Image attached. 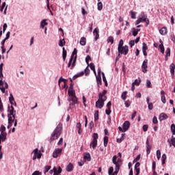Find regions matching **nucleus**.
I'll return each mask as SVG.
<instances>
[{
	"label": "nucleus",
	"instance_id": "28",
	"mask_svg": "<svg viewBox=\"0 0 175 175\" xmlns=\"http://www.w3.org/2000/svg\"><path fill=\"white\" fill-rule=\"evenodd\" d=\"M166 159H167L166 154H163L161 158V165H165L166 162Z\"/></svg>",
	"mask_w": 175,
	"mask_h": 175
},
{
	"label": "nucleus",
	"instance_id": "32",
	"mask_svg": "<svg viewBox=\"0 0 175 175\" xmlns=\"http://www.w3.org/2000/svg\"><path fill=\"white\" fill-rule=\"evenodd\" d=\"M99 120V111H95L94 113V121Z\"/></svg>",
	"mask_w": 175,
	"mask_h": 175
},
{
	"label": "nucleus",
	"instance_id": "4",
	"mask_svg": "<svg viewBox=\"0 0 175 175\" xmlns=\"http://www.w3.org/2000/svg\"><path fill=\"white\" fill-rule=\"evenodd\" d=\"M62 132V124L59 123L51 136V140H57Z\"/></svg>",
	"mask_w": 175,
	"mask_h": 175
},
{
	"label": "nucleus",
	"instance_id": "35",
	"mask_svg": "<svg viewBox=\"0 0 175 175\" xmlns=\"http://www.w3.org/2000/svg\"><path fill=\"white\" fill-rule=\"evenodd\" d=\"M97 9L98 10H102V9H103V3H102V2H98Z\"/></svg>",
	"mask_w": 175,
	"mask_h": 175
},
{
	"label": "nucleus",
	"instance_id": "26",
	"mask_svg": "<svg viewBox=\"0 0 175 175\" xmlns=\"http://www.w3.org/2000/svg\"><path fill=\"white\" fill-rule=\"evenodd\" d=\"M160 49V51L161 54H165V46H163V43H161L159 45Z\"/></svg>",
	"mask_w": 175,
	"mask_h": 175
},
{
	"label": "nucleus",
	"instance_id": "62",
	"mask_svg": "<svg viewBox=\"0 0 175 175\" xmlns=\"http://www.w3.org/2000/svg\"><path fill=\"white\" fill-rule=\"evenodd\" d=\"M161 102H163V103H166V96H161Z\"/></svg>",
	"mask_w": 175,
	"mask_h": 175
},
{
	"label": "nucleus",
	"instance_id": "59",
	"mask_svg": "<svg viewBox=\"0 0 175 175\" xmlns=\"http://www.w3.org/2000/svg\"><path fill=\"white\" fill-rule=\"evenodd\" d=\"M129 45H130V47H133V46H135V40H131L129 42Z\"/></svg>",
	"mask_w": 175,
	"mask_h": 175
},
{
	"label": "nucleus",
	"instance_id": "15",
	"mask_svg": "<svg viewBox=\"0 0 175 175\" xmlns=\"http://www.w3.org/2000/svg\"><path fill=\"white\" fill-rule=\"evenodd\" d=\"M167 116L166 115V113H161L160 115H159V121H163L164 120H167Z\"/></svg>",
	"mask_w": 175,
	"mask_h": 175
},
{
	"label": "nucleus",
	"instance_id": "56",
	"mask_svg": "<svg viewBox=\"0 0 175 175\" xmlns=\"http://www.w3.org/2000/svg\"><path fill=\"white\" fill-rule=\"evenodd\" d=\"M105 114H107V116H110V114H111V110L110 108H108V109L105 110Z\"/></svg>",
	"mask_w": 175,
	"mask_h": 175
},
{
	"label": "nucleus",
	"instance_id": "22",
	"mask_svg": "<svg viewBox=\"0 0 175 175\" xmlns=\"http://www.w3.org/2000/svg\"><path fill=\"white\" fill-rule=\"evenodd\" d=\"M96 80L98 85H102V77L100 75H96Z\"/></svg>",
	"mask_w": 175,
	"mask_h": 175
},
{
	"label": "nucleus",
	"instance_id": "19",
	"mask_svg": "<svg viewBox=\"0 0 175 175\" xmlns=\"http://www.w3.org/2000/svg\"><path fill=\"white\" fill-rule=\"evenodd\" d=\"M79 43L81 46H85V44H87V39L85 37L81 38Z\"/></svg>",
	"mask_w": 175,
	"mask_h": 175
},
{
	"label": "nucleus",
	"instance_id": "47",
	"mask_svg": "<svg viewBox=\"0 0 175 175\" xmlns=\"http://www.w3.org/2000/svg\"><path fill=\"white\" fill-rule=\"evenodd\" d=\"M36 157L38 159H40V158H42V153L40 152V151H39L38 148H37Z\"/></svg>",
	"mask_w": 175,
	"mask_h": 175
},
{
	"label": "nucleus",
	"instance_id": "12",
	"mask_svg": "<svg viewBox=\"0 0 175 175\" xmlns=\"http://www.w3.org/2000/svg\"><path fill=\"white\" fill-rule=\"evenodd\" d=\"M93 34L94 35V40L96 41L99 39V29L95 28L93 31Z\"/></svg>",
	"mask_w": 175,
	"mask_h": 175
},
{
	"label": "nucleus",
	"instance_id": "42",
	"mask_svg": "<svg viewBox=\"0 0 175 175\" xmlns=\"http://www.w3.org/2000/svg\"><path fill=\"white\" fill-rule=\"evenodd\" d=\"M50 169H51V166H50V165L45 166L44 170V174H46L47 172H49V170H50Z\"/></svg>",
	"mask_w": 175,
	"mask_h": 175
},
{
	"label": "nucleus",
	"instance_id": "52",
	"mask_svg": "<svg viewBox=\"0 0 175 175\" xmlns=\"http://www.w3.org/2000/svg\"><path fill=\"white\" fill-rule=\"evenodd\" d=\"M88 66H90L88 65V66L85 68V69L83 71L85 73V76L90 75V68H88Z\"/></svg>",
	"mask_w": 175,
	"mask_h": 175
},
{
	"label": "nucleus",
	"instance_id": "18",
	"mask_svg": "<svg viewBox=\"0 0 175 175\" xmlns=\"http://www.w3.org/2000/svg\"><path fill=\"white\" fill-rule=\"evenodd\" d=\"M7 135L8 134L6 133H1V135H0V142H5V140H6Z\"/></svg>",
	"mask_w": 175,
	"mask_h": 175
},
{
	"label": "nucleus",
	"instance_id": "36",
	"mask_svg": "<svg viewBox=\"0 0 175 175\" xmlns=\"http://www.w3.org/2000/svg\"><path fill=\"white\" fill-rule=\"evenodd\" d=\"M102 76H103V81L105 83V87H107V85H108L107 80H106V77L105 76V72H102Z\"/></svg>",
	"mask_w": 175,
	"mask_h": 175
},
{
	"label": "nucleus",
	"instance_id": "8",
	"mask_svg": "<svg viewBox=\"0 0 175 175\" xmlns=\"http://www.w3.org/2000/svg\"><path fill=\"white\" fill-rule=\"evenodd\" d=\"M71 57H73L74 60L71 66V69H73L76 66V61L77 60V49H74L73 52L72 53Z\"/></svg>",
	"mask_w": 175,
	"mask_h": 175
},
{
	"label": "nucleus",
	"instance_id": "55",
	"mask_svg": "<svg viewBox=\"0 0 175 175\" xmlns=\"http://www.w3.org/2000/svg\"><path fill=\"white\" fill-rule=\"evenodd\" d=\"M89 66L91 70H95V65L94 64V63H90Z\"/></svg>",
	"mask_w": 175,
	"mask_h": 175
},
{
	"label": "nucleus",
	"instance_id": "41",
	"mask_svg": "<svg viewBox=\"0 0 175 175\" xmlns=\"http://www.w3.org/2000/svg\"><path fill=\"white\" fill-rule=\"evenodd\" d=\"M122 46H124V40H122V39H121L119 42L118 50H120V49H122V47H123Z\"/></svg>",
	"mask_w": 175,
	"mask_h": 175
},
{
	"label": "nucleus",
	"instance_id": "25",
	"mask_svg": "<svg viewBox=\"0 0 175 175\" xmlns=\"http://www.w3.org/2000/svg\"><path fill=\"white\" fill-rule=\"evenodd\" d=\"M75 59V57H73L72 56L70 57V60L68 62V68H72V65L73 64V61Z\"/></svg>",
	"mask_w": 175,
	"mask_h": 175
},
{
	"label": "nucleus",
	"instance_id": "34",
	"mask_svg": "<svg viewBox=\"0 0 175 175\" xmlns=\"http://www.w3.org/2000/svg\"><path fill=\"white\" fill-rule=\"evenodd\" d=\"M166 55H165V60L167 61V57H170V48H167L166 49Z\"/></svg>",
	"mask_w": 175,
	"mask_h": 175
},
{
	"label": "nucleus",
	"instance_id": "6",
	"mask_svg": "<svg viewBox=\"0 0 175 175\" xmlns=\"http://www.w3.org/2000/svg\"><path fill=\"white\" fill-rule=\"evenodd\" d=\"M92 137H93V139L90 142V148L92 147L93 150H95V148H96V146H98V133H93Z\"/></svg>",
	"mask_w": 175,
	"mask_h": 175
},
{
	"label": "nucleus",
	"instance_id": "11",
	"mask_svg": "<svg viewBox=\"0 0 175 175\" xmlns=\"http://www.w3.org/2000/svg\"><path fill=\"white\" fill-rule=\"evenodd\" d=\"M129 126H131V123L129 122V121H125L123 123V131L126 132L128 129H129Z\"/></svg>",
	"mask_w": 175,
	"mask_h": 175
},
{
	"label": "nucleus",
	"instance_id": "13",
	"mask_svg": "<svg viewBox=\"0 0 175 175\" xmlns=\"http://www.w3.org/2000/svg\"><path fill=\"white\" fill-rule=\"evenodd\" d=\"M146 154H150V152H151V145H150L148 138L146 139Z\"/></svg>",
	"mask_w": 175,
	"mask_h": 175
},
{
	"label": "nucleus",
	"instance_id": "45",
	"mask_svg": "<svg viewBox=\"0 0 175 175\" xmlns=\"http://www.w3.org/2000/svg\"><path fill=\"white\" fill-rule=\"evenodd\" d=\"M108 43H111V44H113L114 43V40L113 38V36H109L107 39Z\"/></svg>",
	"mask_w": 175,
	"mask_h": 175
},
{
	"label": "nucleus",
	"instance_id": "9",
	"mask_svg": "<svg viewBox=\"0 0 175 175\" xmlns=\"http://www.w3.org/2000/svg\"><path fill=\"white\" fill-rule=\"evenodd\" d=\"M62 152V148H56L53 151V157L54 158H58V157H59V155H61Z\"/></svg>",
	"mask_w": 175,
	"mask_h": 175
},
{
	"label": "nucleus",
	"instance_id": "17",
	"mask_svg": "<svg viewBox=\"0 0 175 175\" xmlns=\"http://www.w3.org/2000/svg\"><path fill=\"white\" fill-rule=\"evenodd\" d=\"M73 164L72 163H69V164L66 166V172H72L73 171Z\"/></svg>",
	"mask_w": 175,
	"mask_h": 175
},
{
	"label": "nucleus",
	"instance_id": "1",
	"mask_svg": "<svg viewBox=\"0 0 175 175\" xmlns=\"http://www.w3.org/2000/svg\"><path fill=\"white\" fill-rule=\"evenodd\" d=\"M73 83H71L68 91V94L69 96L68 100V102H70L68 111H69L70 109H73V107H75V105H77V103H79V101L77 100V97L76 96V92L73 89Z\"/></svg>",
	"mask_w": 175,
	"mask_h": 175
},
{
	"label": "nucleus",
	"instance_id": "7",
	"mask_svg": "<svg viewBox=\"0 0 175 175\" xmlns=\"http://www.w3.org/2000/svg\"><path fill=\"white\" fill-rule=\"evenodd\" d=\"M118 55H121V54H123L124 55H126L129 51V46L127 45H125L124 46H122L120 49H118Z\"/></svg>",
	"mask_w": 175,
	"mask_h": 175
},
{
	"label": "nucleus",
	"instance_id": "14",
	"mask_svg": "<svg viewBox=\"0 0 175 175\" xmlns=\"http://www.w3.org/2000/svg\"><path fill=\"white\" fill-rule=\"evenodd\" d=\"M170 73L172 79L174 78V70H175V65L172 63L170 66Z\"/></svg>",
	"mask_w": 175,
	"mask_h": 175
},
{
	"label": "nucleus",
	"instance_id": "64",
	"mask_svg": "<svg viewBox=\"0 0 175 175\" xmlns=\"http://www.w3.org/2000/svg\"><path fill=\"white\" fill-rule=\"evenodd\" d=\"M175 131V124H172L171 125V132H174Z\"/></svg>",
	"mask_w": 175,
	"mask_h": 175
},
{
	"label": "nucleus",
	"instance_id": "60",
	"mask_svg": "<svg viewBox=\"0 0 175 175\" xmlns=\"http://www.w3.org/2000/svg\"><path fill=\"white\" fill-rule=\"evenodd\" d=\"M152 122H153V124H158V119L157 118V116H154L152 118Z\"/></svg>",
	"mask_w": 175,
	"mask_h": 175
},
{
	"label": "nucleus",
	"instance_id": "63",
	"mask_svg": "<svg viewBox=\"0 0 175 175\" xmlns=\"http://www.w3.org/2000/svg\"><path fill=\"white\" fill-rule=\"evenodd\" d=\"M6 28H8V24L4 23L3 25V32L5 33V31H6Z\"/></svg>",
	"mask_w": 175,
	"mask_h": 175
},
{
	"label": "nucleus",
	"instance_id": "44",
	"mask_svg": "<svg viewBox=\"0 0 175 175\" xmlns=\"http://www.w3.org/2000/svg\"><path fill=\"white\" fill-rule=\"evenodd\" d=\"M61 81H63L64 83L66 82L67 80L62 78V77H61L58 81V84H59V86L61 87Z\"/></svg>",
	"mask_w": 175,
	"mask_h": 175
},
{
	"label": "nucleus",
	"instance_id": "43",
	"mask_svg": "<svg viewBox=\"0 0 175 175\" xmlns=\"http://www.w3.org/2000/svg\"><path fill=\"white\" fill-rule=\"evenodd\" d=\"M133 36H137V31H136V29L135 27H133L131 29Z\"/></svg>",
	"mask_w": 175,
	"mask_h": 175
},
{
	"label": "nucleus",
	"instance_id": "38",
	"mask_svg": "<svg viewBox=\"0 0 175 175\" xmlns=\"http://www.w3.org/2000/svg\"><path fill=\"white\" fill-rule=\"evenodd\" d=\"M112 163L115 165H118V162H117V156L114 155L112 158Z\"/></svg>",
	"mask_w": 175,
	"mask_h": 175
},
{
	"label": "nucleus",
	"instance_id": "23",
	"mask_svg": "<svg viewBox=\"0 0 175 175\" xmlns=\"http://www.w3.org/2000/svg\"><path fill=\"white\" fill-rule=\"evenodd\" d=\"M62 57H63V61H66V55H67V52L66 50H65V47H63L62 49Z\"/></svg>",
	"mask_w": 175,
	"mask_h": 175
},
{
	"label": "nucleus",
	"instance_id": "29",
	"mask_svg": "<svg viewBox=\"0 0 175 175\" xmlns=\"http://www.w3.org/2000/svg\"><path fill=\"white\" fill-rule=\"evenodd\" d=\"M61 173H62V168H61V167L59 166L58 167V170H57L55 172H53V175L61 174Z\"/></svg>",
	"mask_w": 175,
	"mask_h": 175
},
{
	"label": "nucleus",
	"instance_id": "5",
	"mask_svg": "<svg viewBox=\"0 0 175 175\" xmlns=\"http://www.w3.org/2000/svg\"><path fill=\"white\" fill-rule=\"evenodd\" d=\"M140 23H146L147 25L150 24V20L147 18V15H146L144 12L141 14V17L138 18V19L136 21L135 25H139Z\"/></svg>",
	"mask_w": 175,
	"mask_h": 175
},
{
	"label": "nucleus",
	"instance_id": "3",
	"mask_svg": "<svg viewBox=\"0 0 175 175\" xmlns=\"http://www.w3.org/2000/svg\"><path fill=\"white\" fill-rule=\"evenodd\" d=\"M8 125L7 128L8 129H9L10 128H11L12 125H13L14 120H16V110H14V107H8Z\"/></svg>",
	"mask_w": 175,
	"mask_h": 175
},
{
	"label": "nucleus",
	"instance_id": "48",
	"mask_svg": "<svg viewBox=\"0 0 175 175\" xmlns=\"http://www.w3.org/2000/svg\"><path fill=\"white\" fill-rule=\"evenodd\" d=\"M126 94H127L126 92H123L122 93L121 98L122 99H123V100H125L126 99Z\"/></svg>",
	"mask_w": 175,
	"mask_h": 175
},
{
	"label": "nucleus",
	"instance_id": "49",
	"mask_svg": "<svg viewBox=\"0 0 175 175\" xmlns=\"http://www.w3.org/2000/svg\"><path fill=\"white\" fill-rule=\"evenodd\" d=\"M14 97L13 96V94L10 93V97H9V102H14Z\"/></svg>",
	"mask_w": 175,
	"mask_h": 175
},
{
	"label": "nucleus",
	"instance_id": "51",
	"mask_svg": "<svg viewBox=\"0 0 175 175\" xmlns=\"http://www.w3.org/2000/svg\"><path fill=\"white\" fill-rule=\"evenodd\" d=\"M89 61H91V56L88 55V56L85 57V62H86V64H87L88 66H90Z\"/></svg>",
	"mask_w": 175,
	"mask_h": 175
},
{
	"label": "nucleus",
	"instance_id": "20",
	"mask_svg": "<svg viewBox=\"0 0 175 175\" xmlns=\"http://www.w3.org/2000/svg\"><path fill=\"white\" fill-rule=\"evenodd\" d=\"M83 158H84V159H85V161H88V162H90V161H91V154L88 152L85 153Z\"/></svg>",
	"mask_w": 175,
	"mask_h": 175
},
{
	"label": "nucleus",
	"instance_id": "27",
	"mask_svg": "<svg viewBox=\"0 0 175 175\" xmlns=\"http://www.w3.org/2000/svg\"><path fill=\"white\" fill-rule=\"evenodd\" d=\"M104 142V147H106L107 146V144L109 143V137L105 136L103 138Z\"/></svg>",
	"mask_w": 175,
	"mask_h": 175
},
{
	"label": "nucleus",
	"instance_id": "40",
	"mask_svg": "<svg viewBox=\"0 0 175 175\" xmlns=\"http://www.w3.org/2000/svg\"><path fill=\"white\" fill-rule=\"evenodd\" d=\"M37 152H38V148H36L33 150V161H35V159H36V158H38L36 156Z\"/></svg>",
	"mask_w": 175,
	"mask_h": 175
},
{
	"label": "nucleus",
	"instance_id": "54",
	"mask_svg": "<svg viewBox=\"0 0 175 175\" xmlns=\"http://www.w3.org/2000/svg\"><path fill=\"white\" fill-rule=\"evenodd\" d=\"M146 87L147 88H150L151 87V81L148 79L146 80Z\"/></svg>",
	"mask_w": 175,
	"mask_h": 175
},
{
	"label": "nucleus",
	"instance_id": "33",
	"mask_svg": "<svg viewBox=\"0 0 175 175\" xmlns=\"http://www.w3.org/2000/svg\"><path fill=\"white\" fill-rule=\"evenodd\" d=\"M114 167H110L108 170V174L109 175H114Z\"/></svg>",
	"mask_w": 175,
	"mask_h": 175
},
{
	"label": "nucleus",
	"instance_id": "10",
	"mask_svg": "<svg viewBox=\"0 0 175 175\" xmlns=\"http://www.w3.org/2000/svg\"><path fill=\"white\" fill-rule=\"evenodd\" d=\"M147 50H148V46L146 42H143L142 44V52L144 57H147Z\"/></svg>",
	"mask_w": 175,
	"mask_h": 175
},
{
	"label": "nucleus",
	"instance_id": "61",
	"mask_svg": "<svg viewBox=\"0 0 175 175\" xmlns=\"http://www.w3.org/2000/svg\"><path fill=\"white\" fill-rule=\"evenodd\" d=\"M171 143L172 146L175 148V138L173 137V136L172 137V139H171Z\"/></svg>",
	"mask_w": 175,
	"mask_h": 175
},
{
	"label": "nucleus",
	"instance_id": "24",
	"mask_svg": "<svg viewBox=\"0 0 175 175\" xmlns=\"http://www.w3.org/2000/svg\"><path fill=\"white\" fill-rule=\"evenodd\" d=\"M46 19H43L41 22H40V28H44V27H46V25H48V23L46 22Z\"/></svg>",
	"mask_w": 175,
	"mask_h": 175
},
{
	"label": "nucleus",
	"instance_id": "53",
	"mask_svg": "<svg viewBox=\"0 0 175 175\" xmlns=\"http://www.w3.org/2000/svg\"><path fill=\"white\" fill-rule=\"evenodd\" d=\"M148 109L149 110H152V109H154V105L152 104V103H149V104H148Z\"/></svg>",
	"mask_w": 175,
	"mask_h": 175
},
{
	"label": "nucleus",
	"instance_id": "46",
	"mask_svg": "<svg viewBox=\"0 0 175 175\" xmlns=\"http://www.w3.org/2000/svg\"><path fill=\"white\" fill-rule=\"evenodd\" d=\"M5 131H6V127L4 125H1L0 127L1 133H5Z\"/></svg>",
	"mask_w": 175,
	"mask_h": 175
},
{
	"label": "nucleus",
	"instance_id": "2",
	"mask_svg": "<svg viewBox=\"0 0 175 175\" xmlns=\"http://www.w3.org/2000/svg\"><path fill=\"white\" fill-rule=\"evenodd\" d=\"M106 94H107V91L105 90L103 91V92H100L98 94V99L96 102V107H97V109H102V107L105 106V102L107 100Z\"/></svg>",
	"mask_w": 175,
	"mask_h": 175
},
{
	"label": "nucleus",
	"instance_id": "39",
	"mask_svg": "<svg viewBox=\"0 0 175 175\" xmlns=\"http://www.w3.org/2000/svg\"><path fill=\"white\" fill-rule=\"evenodd\" d=\"M124 136H125V134H122V136L120 138H118L116 139L117 143H122L124 140Z\"/></svg>",
	"mask_w": 175,
	"mask_h": 175
},
{
	"label": "nucleus",
	"instance_id": "57",
	"mask_svg": "<svg viewBox=\"0 0 175 175\" xmlns=\"http://www.w3.org/2000/svg\"><path fill=\"white\" fill-rule=\"evenodd\" d=\"M143 131H144V132H147V131H148V125H147V124L144 125Z\"/></svg>",
	"mask_w": 175,
	"mask_h": 175
},
{
	"label": "nucleus",
	"instance_id": "30",
	"mask_svg": "<svg viewBox=\"0 0 175 175\" xmlns=\"http://www.w3.org/2000/svg\"><path fill=\"white\" fill-rule=\"evenodd\" d=\"M119 172H120V164H118L115 167V171H114L113 174L117 175V174H118Z\"/></svg>",
	"mask_w": 175,
	"mask_h": 175
},
{
	"label": "nucleus",
	"instance_id": "58",
	"mask_svg": "<svg viewBox=\"0 0 175 175\" xmlns=\"http://www.w3.org/2000/svg\"><path fill=\"white\" fill-rule=\"evenodd\" d=\"M31 175H42V172L39 171H34Z\"/></svg>",
	"mask_w": 175,
	"mask_h": 175
},
{
	"label": "nucleus",
	"instance_id": "37",
	"mask_svg": "<svg viewBox=\"0 0 175 175\" xmlns=\"http://www.w3.org/2000/svg\"><path fill=\"white\" fill-rule=\"evenodd\" d=\"M59 46L60 47H64V46H65V39L63 38L62 40H59Z\"/></svg>",
	"mask_w": 175,
	"mask_h": 175
},
{
	"label": "nucleus",
	"instance_id": "31",
	"mask_svg": "<svg viewBox=\"0 0 175 175\" xmlns=\"http://www.w3.org/2000/svg\"><path fill=\"white\" fill-rule=\"evenodd\" d=\"M155 167H157V163L153 161L152 163V170L153 171L154 174L157 175V172H155Z\"/></svg>",
	"mask_w": 175,
	"mask_h": 175
},
{
	"label": "nucleus",
	"instance_id": "16",
	"mask_svg": "<svg viewBox=\"0 0 175 175\" xmlns=\"http://www.w3.org/2000/svg\"><path fill=\"white\" fill-rule=\"evenodd\" d=\"M159 33H160L161 35H163V36L166 35V33H167V28H166V27H162V28L159 30Z\"/></svg>",
	"mask_w": 175,
	"mask_h": 175
},
{
	"label": "nucleus",
	"instance_id": "21",
	"mask_svg": "<svg viewBox=\"0 0 175 175\" xmlns=\"http://www.w3.org/2000/svg\"><path fill=\"white\" fill-rule=\"evenodd\" d=\"M147 64H148V59H145L142 65V69H147L148 68Z\"/></svg>",
	"mask_w": 175,
	"mask_h": 175
},
{
	"label": "nucleus",
	"instance_id": "50",
	"mask_svg": "<svg viewBox=\"0 0 175 175\" xmlns=\"http://www.w3.org/2000/svg\"><path fill=\"white\" fill-rule=\"evenodd\" d=\"M157 158L158 161H159L161 159V150H157Z\"/></svg>",
	"mask_w": 175,
	"mask_h": 175
}]
</instances>
